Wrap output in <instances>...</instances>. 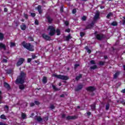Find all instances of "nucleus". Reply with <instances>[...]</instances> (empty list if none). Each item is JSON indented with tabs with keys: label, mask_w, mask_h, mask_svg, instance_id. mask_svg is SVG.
<instances>
[{
	"label": "nucleus",
	"mask_w": 125,
	"mask_h": 125,
	"mask_svg": "<svg viewBox=\"0 0 125 125\" xmlns=\"http://www.w3.org/2000/svg\"><path fill=\"white\" fill-rule=\"evenodd\" d=\"M24 81H25V73L21 72L20 76L18 77L16 81V83H24Z\"/></svg>",
	"instance_id": "1"
},
{
	"label": "nucleus",
	"mask_w": 125,
	"mask_h": 125,
	"mask_svg": "<svg viewBox=\"0 0 125 125\" xmlns=\"http://www.w3.org/2000/svg\"><path fill=\"white\" fill-rule=\"evenodd\" d=\"M22 44L23 47L26 48V49H28V50H29L30 51H34V46L31 45L30 43H28L25 42H23L22 43Z\"/></svg>",
	"instance_id": "2"
},
{
	"label": "nucleus",
	"mask_w": 125,
	"mask_h": 125,
	"mask_svg": "<svg viewBox=\"0 0 125 125\" xmlns=\"http://www.w3.org/2000/svg\"><path fill=\"white\" fill-rule=\"evenodd\" d=\"M52 77H55V78H57V79H60L61 80H69V77L67 76H64V75H57L55 74H53Z\"/></svg>",
	"instance_id": "3"
},
{
	"label": "nucleus",
	"mask_w": 125,
	"mask_h": 125,
	"mask_svg": "<svg viewBox=\"0 0 125 125\" xmlns=\"http://www.w3.org/2000/svg\"><path fill=\"white\" fill-rule=\"evenodd\" d=\"M48 31H50L49 34L50 36H53L55 34V28L52 26H49L48 28Z\"/></svg>",
	"instance_id": "4"
},
{
	"label": "nucleus",
	"mask_w": 125,
	"mask_h": 125,
	"mask_svg": "<svg viewBox=\"0 0 125 125\" xmlns=\"http://www.w3.org/2000/svg\"><path fill=\"white\" fill-rule=\"evenodd\" d=\"M24 61H25L24 59H23V58L20 59L17 63V67H19V66H21V65H22V63H24Z\"/></svg>",
	"instance_id": "5"
},
{
	"label": "nucleus",
	"mask_w": 125,
	"mask_h": 125,
	"mask_svg": "<svg viewBox=\"0 0 125 125\" xmlns=\"http://www.w3.org/2000/svg\"><path fill=\"white\" fill-rule=\"evenodd\" d=\"M86 90H87V91H90V92H92V91H94V90H95V87H93V86H89L88 87L86 88Z\"/></svg>",
	"instance_id": "6"
},
{
	"label": "nucleus",
	"mask_w": 125,
	"mask_h": 125,
	"mask_svg": "<svg viewBox=\"0 0 125 125\" xmlns=\"http://www.w3.org/2000/svg\"><path fill=\"white\" fill-rule=\"evenodd\" d=\"M104 37V35L101 34V35H97L96 36V38L97 39V40H99V41H100L101 40H102V39H103Z\"/></svg>",
	"instance_id": "7"
},
{
	"label": "nucleus",
	"mask_w": 125,
	"mask_h": 125,
	"mask_svg": "<svg viewBox=\"0 0 125 125\" xmlns=\"http://www.w3.org/2000/svg\"><path fill=\"white\" fill-rule=\"evenodd\" d=\"M42 37L43 39H44V40H46L47 41L49 40L50 39V38L48 36H47L44 34L42 35Z\"/></svg>",
	"instance_id": "8"
},
{
	"label": "nucleus",
	"mask_w": 125,
	"mask_h": 125,
	"mask_svg": "<svg viewBox=\"0 0 125 125\" xmlns=\"http://www.w3.org/2000/svg\"><path fill=\"white\" fill-rule=\"evenodd\" d=\"M99 15H100V14H99V12H97L94 17V20H97L98 19H99Z\"/></svg>",
	"instance_id": "9"
},
{
	"label": "nucleus",
	"mask_w": 125,
	"mask_h": 125,
	"mask_svg": "<svg viewBox=\"0 0 125 125\" xmlns=\"http://www.w3.org/2000/svg\"><path fill=\"white\" fill-rule=\"evenodd\" d=\"M4 86L6 88H7V89H8V90H9V89H10V86L9 85V84H8V83H4Z\"/></svg>",
	"instance_id": "10"
},
{
	"label": "nucleus",
	"mask_w": 125,
	"mask_h": 125,
	"mask_svg": "<svg viewBox=\"0 0 125 125\" xmlns=\"http://www.w3.org/2000/svg\"><path fill=\"white\" fill-rule=\"evenodd\" d=\"M83 88V85H79L77 88H76V91H79V90H81Z\"/></svg>",
	"instance_id": "11"
},
{
	"label": "nucleus",
	"mask_w": 125,
	"mask_h": 125,
	"mask_svg": "<svg viewBox=\"0 0 125 125\" xmlns=\"http://www.w3.org/2000/svg\"><path fill=\"white\" fill-rule=\"evenodd\" d=\"M2 49L5 50V45L2 43H0V49Z\"/></svg>",
	"instance_id": "12"
},
{
	"label": "nucleus",
	"mask_w": 125,
	"mask_h": 125,
	"mask_svg": "<svg viewBox=\"0 0 125 125\" xmlns=\"http://www.w3.org/2000/svg\"><path fill=\"white\" fill-rule=\"evenodd\" d=\"M38 10L40 14H42V6L41 5H39L38 6Z\"/></svg>",
	"instance_id": "13"
},
{
	"label": "nucleus",
	"mask_w": 125,
	"mask_h": 125,
	"mask_svg": "<svg viewBox=\"0 0 125 125\" xmlns=\"http://www.w3.org/2000/svg\"><path fill=\"white\" fill-rule=\"evenodd\" d=\"M74 119H76V116H67L66 117V120H74Z\"/></svg>",
	"instance_id": "14"
},
{
	"label": "nucleus",
	"mask_w": 125,
	"mask_h": 125,
	"mask_svg": "<svg viewBox=\"0 0 125 125\" xmlns=\"http://www.w3.org/2000/svg\"><path fill=\"white\" fill-rule=\"evenodd\" d=\"M21 30H23V31L26 30V25L22 24L21 26Z\"/></svg>",
	"instance_id": "15"
},
{
	"label": "nucleus",
	"mask_w": 125,
	"mask_h": 125,
	"mask_svg": "<svg viewBox=\"0 0 125 125\" xmlns=\"http://www.w3.org/2000/svg\"><path fill=\"white\" fill-rule=\"evenodd\" d=\"M4 38V35L2 33H0V41H3Z\"/></svg>",
	"instance_id": "16"
},
{
	"label": "nucleus",
	"mask_w": 125,
	"mask_h": 125,
	"mask_svg": "<svg viewBox=\"0 0 125 125\" xmlns=\"http://www.w3.org/2000/svg\"><path fill=\"white\" fill-rule=\"evenodd\" d=\"M42 82H43V83H46L47 82V79L46 78V77H44L43 78Z\"/></svg>",
	"instance_id": "17"
},
{
	"label": "nucleus",
	"mask_w": 125,
	"mask_h": 125,
	"mask_svg": "<svg viewBox=\"0 0 125 125\" xmlns=\"http://www.w3.org/2000/svg\"><path fill=\"white\" fill-rule=\"evenodd\" d=\"M120 75V72H117L114 75V79H117L118 78V76Z\"/></svg>",
	"instance_id": "18"
},
{
	"label": "nucleus",
	"mask_w": 125,
	"mask_h": 125,
	"mask_svg": "<svg viewBox=\"0 0 125 125\" xmlns=\"http://www.w3.org/2000/svg\"><path fill=\"white\" fill-rule=\"evenodd\" d=\"M36 120L38 121V122H42V117L40 116L37 117Z\"/></svg>",
	"instance_id": "19"
},
{
	"label": "nucleus",
	"mask_w": 125,
	"mask_h": 125,
	"mask_svg": "<svg viewBox=\"0 0 125 125\" xmlns=\"http://www.w3.org/2000/svg\"><path fill=\"white\" fill-rule=\"evenodd\" d=\"M19 88L20 89H24V88H25V86L24 85V84L20 85Z\"/></svg>",
	"instance_id": "20"
},
{
	"label": "nucleus",
	"mask_w": 125,
	"mask_h": 125,
	"mask_svg": "<svg viewBox=\"0 0 125 125\" xmlns=\"http://www.w3.org/2000/svg\"><path fill=\"white\" fill-rule=\"evenodd\" d=\"M47 20H48L49 23H51V21H52V19L50 18V17L48 16L47 17Z\"/></svg>",
	"instance_id": "21"
},
{
	"label": "nucleus",
	"mask_w": 125,
	"mask_h": 125,
	"mask_svg": "<svg viewBox=\"0 0 125 125\" xmlns=\"http://www.w3.org/2000/svg\"><path fill=\"white\" fill-rule=\"evenodd\" d=\"M8 74H12L13 73V70L12 69H9L7 71Z\"/></svg>",
	"instance_id": "22"
},
{
	"label": "nucleus",
	"mask_w": 125,
	"mask_h": 125,
	"mask_svg": "<svg viewBox=\"0 0 125 125\" xmlns=\"http://www.w3.org/2000/svg\"><path fill=\"white\" fill-rule=\"evenodd\" d=\"M72 39V37H71V35H69L67 36L66 37V40L69 41V40Z\"/></svg>",
	"instance_id": "23"
},
{
	"label": "nucleus",
	"mask_w": 125,
	"mask_h": 125,
	"mask_svg": "<svg viewBox=\"0 0 125 125\" xmlns=\"http://www.w3.org/2000/svg\"><path fill=\"white\" fill-rule=\"evenodd\" d=\"M0 119L3 120H6V117H5V115L2 114L0 116Z\"/></svg>",
	"instance_id": "24"
},
{
	"label": "nucleus",
	"mask_w": 125,
	"mask_h": 125,
	"mask_svg": "<svg viewBox=\"0 0 125 125\" xmlns=\"http://www.w3.org/2000/svg\"><path fill=\"white\" fill-rule=\"evenodd\" d=\"M112 15H113V13H109L106 16V18L109 19L110 18V17H111V16H112Z\"/></svg>",
	"instance_id": "25"
},
{
	"label": "nucleus",
	"mask_w": 125,
	"mask_h": 125,
	"mask_svg": "<svg viewBox=\"0 0 125 125\" xmlns=\"http://www.w3.org/2000/svg\"><path fill=\"white\" fill-rule=\"evenodd\" d=\"M56 33H57V36H59L60 35V30L57 29L56 31Z\"/></svg>",
	"instance_id": "26"
},
{
	"label": "nucleus",
	"mask_w": 125,
	"mask_h": 125,
	"mask_svg": "<svg viewBox=\"0 0 125 125\" xmlns=\"http://www.w3.org/2000/svg\"><path fill=\"white\" fill-rule=\"evenodd\" d=\"M21 117H22V119H26V114L22 113Z\"/></svg>",
	"instance_id": "27"
},
{
	"label": "nucleus",
	"mask_w": 125,
	"mask_h": 125,
	"mask_svg": "<svg viewBox=\"0 0 125 125\" xmlns=\"http://www.w3.org/2000/svg\"><path fill=\"white\" fill-rule=\"evenodd\" d=\"M85 49H86L87 52H88V53H90V52H91V51L90 50H89V49H88V48H87V46L85 47Z\"/></svg>",
	"instance_id": "28"
},
{
	"label": "nucleus",
	"mask_w": 125,
	"mask_h": 125,
	"mask_svg": "<svg viewBox=\"0 0 125 125\" xmlns=\"http://www.w3.org/2000/svg\"><path fill=\"white\" fill-rule=\"evenodd\" d=\"M81 78H82V75H81V74H80V75H79V76L76 77V79L77 81H79V80Z\"/></svg>",
	"instance_id": "29"
},
{
	"label": "nucleus",
	"mask_w": 125,
	"mask_h": 125,
	"mask_svg": "<svg viewBox=\"0 0 125 125\" xmlns=\"http://www.w3.org/2000/svg\"><path fill=\"white\" fill-rule=\"evenodd\" d=\"M93 25H94V23L92 22L90 25H89V27H87V29H91V28L93 27Z\"/></svg>",
	"instance_id": "30"
},
{
	"label": "nucleus",
	"mask_w": 125,
	"mask_h": 125,
	"mask_svg": "<svg viewBox=\"0 0 125 125\" xmlns=\"http://www.w3.org/2000/svg\"><path fill=\"white\" fill-rule=\"evenodd\" d=\"M97 68V66L96 65H93V66L90 67V69L94 70L95 69H96Z\"/></svg>",
	"instance_id": "31"
},
{
	"label": "nucleus",
	"mask_w": 125,
	"mask_h": 125,
	"mask_svg": "<svg viewBox=\"0 0 125 125\" xmlns=\"http://www.w3.org/2000/svg\"><path fill=\"white\" fill-rule=\"evenodd\" d=\"M52 87L53 89H54L55 90H59V89L58 88H56V86H54V85H52Z\"/></svg>",
	"instance_id": "32"
},
{
	"label": "nucleus",
	"mask_w": 125,
	"mask_h": 125,
	"mask_svg": "<svg viewBox=\"0 0 125 125\" xmlns=\"http://www.w3.org/2000/svg\"><path fill=\"white\" fill-rule=\"evenodd\" d=\"M10 46H11V47H13V46H15V43H14V42H11L10 43Z\"/></svg>",
	"instance_id": "33"
},
{
	"label": "nucleus",
	"mask_w": 125,
	"mask_h": 125,
	"mask_svg": "<svg viewBox=\"0 0 125 125\" xmlns=\"http://www.w3.org/2000/svg\"><path fill=\"white\" fill-rule=\"evenodd\" d=\"M109 108H110V104H106L105 106L106 110H109Z\"/></svg>",
	"instance_id": "34"
},
{
	"label": "nucleus",
	"mask_w": 125,
	"mask_h": 125,
	"mask_svg": "<svg viewBox=\"0 0 125 125\" xmlns=\"http://www.w3.org/2000/svg\"><path fill=\"white\" fill-rule=\"evenodd\" d=\"M72 13L73 14H75L77 12V10L76 9H73L72 10Z\"/></svg>",
	"instance_id": "35"
},
{
	"label": "nucleus",
	"mask_w": 125,
	"mask_h": 125,
	"mask_svg": "<svg viewBox=\"0 0 125 125\" xmlns=\"http://www.w3.org/2000/svg\"><path fill=\"white\" fill-rule=\"evenodd\" d=\"M111 25L112 26H117V25H118V24L116 22H113L111 23Z\"/></svg>",
	"instance_id": "36"
},
{
	"label": "nucleus",
	"mask_w": 125,
	"mask_h": 125,
	"mask_svg": "<svg viewBox=\"0 0 125 125\" xmlns=\"http://www.w3.org/2000/svg\"><path fill=\"white\" fill-rule=\"evenodd\" d=\"M82 20L83 21H85V20H86V17L85 16H83L82 18Z\"/></svg>",
	"instance_id": "37"
},
{
	"label": "nucleus",
	"mask_w": 125,
	"mask_h": 125,
	"mask_svg": "<svg viewBox=\"0 0 125 125\" xmlns=\"http://www.w3.org/2000/svg\"><path fill=\"white\" fill-rule=\"evenodd\" d=\"M91 108L92 110H94V109H95V104L92 105Z\"/></svg>",
	"instance_id": "38"
},
{
	"label": "nucleus",
	"mask_w": 125,
	"mask_h": 125,
	"mask_svg": "<svg viewBox=\"0 0 125 125\" xmlns=\"http://www.w3.org/2000/svg\"><path fill=\"white\" fill-rule=\"evenodd\" d=\"M34 103L36 105H40V102L38 101H35Z\"/></svg>",
	"instance_id": "39"
},
{
	"label": "nucleus",
	"mask_w": 125,
	"mask_h": 125,
	"mask_svg": "<svg viewBox=\"0 0 125 125\" xmlns=\"http://www.w3.org/2000/svg\"><path fill=\"white\" fill-rule=\"evenodd\" d=\"M2 62L3 63H6V62H7V60H6V59H3V60L2 61Z\"/></svg>",
	"instance_id": "40"
},
{
	"label": "nucleus",
	"mask_w": 125,
	"mask_h": 125,
	"mask_svg": "<svg viewBox=\"0 0 125 125\" xmlns=\"http://www.w3.org/2000/svg\"><path fill=\"white\" fill-rule=\"evenodd\" d=\"M35 25H39V21H38V20H35Z\"/></svg>",
	"instance_id": "41"
},
{
	"label": "nucleus",
	"mask_w": 125,
	"mask_h": 125,
	"mask_svg": "<svg viewBox=\"0 0 125 125\" xmlns=\"http://www.w3.org/2000/svg\"><path fill=\"white\" fill-rule=\"evenodd\" d=\"M31 15L32 17H35V16H36V14L35 13H31Z\"/></svg>",
	"instance_id": "42"
},
{
	"label": "nucleus",
	"mask_w": 125,
	"mask_h": 125,
	"mask_svg": "<svg viewBox=\"0 0 125 125\" xmlns=\"http://www.w3.org/2000/svg\"><path fill=\"white\" fill-rule=\"evenodd\" d=\"M80 36L81 37H83V36H84V33L83 32H81Z\"/></svg>",
	"instance_id": "43"
},
{
	"label": "nucleus",
	"mask_w": 125,
	"mask_h": 125,
	"mask_svg": "<svg viewBox=\"0 0 125 125\" xmlns=\"http://www.w3.org/2000/svg\"><path fill=\"white\" fill-rule=\"evenodd\" d=\"M31 61H32V59H31V58H28V59H27V62H28V63H30V62H31Z\"/></svg>",
	"instance_id": "44"
},
{
	"label": "nucleus",
	"mask_w": 125,
	"mask_h": 125,
	"mask_svg": "<svg viewBox=\"0 0 125 125\" xmlns=\"http://www.w3.org/2000/svg\"><path fill=\"white\" fill-rule=\"evenodd\" d=\"M90 63L92 64H95V62H94V61L92 60L90 61Z\"/></svg>",
	"instance_id": "45"
},
{
	"label": "nucleus",
	"mask_w": 125,
	"mask_h": 125,
	"mask_svg": "<svg viewBox=\"0 0 125 125\" xmlns=\"http://www.w3.org/2000/svg\"><path fill=\"white\" fill-rule=\"evenodd\" d=\"M31 107H33V106H35V104L34 103H31L30 104Z\"/></svg>",
	"instance_id": "46"
},
{
	"label": "nucleus",
	"mask_w": 125,
	"mask_h": 125,
	"mask_svg": "<svg viewBox=\"0 0 125 125\" xmlns=\"http://www.w3.org/2000/svg\"><path fill=\"white\" fill-rule=\"evenodd\" d=\"M64 24L66 26H68V25H69V22L68 21H65Z\"/></svg>",
	"instance_id": "47"
},
{
	"label": "nucleus",
	"mask_w": 125,
	"mask_h": 125,
	"mask_svg": "<svg viewBox=\"0 0 125 125\" xmlns=\"http://www.w3.org/2000/svg\"><path fill=\"white\" fill-rule=\"evenodd\" d=\"M2 99V97H1V91H0V100Z\"/></svg>",
	"instance_id": "48"
},
{
	"label": "nucleus",
	"mask_w": 125,
	"mask_h": 125,
	"mask_svg": "<svg viewBox=\"0 0 125 125\" xmlns=\"http://www.w3.org/2000/svg\"><path fill=\"white\" fill-rule=\"evenodd\" d=\"M79 66H80V64H75V68H77V67H79Z\"/></svg>",
	"instance_id": "49"
},
{
	"label": "nucleus",
	"mask_w": 125,
	"mask_h": 125,
	"mask_svg": "<svg viewBox=\"0 0 125 125\" xmlns=\"http://www.w3.org/2000/svg\"><path fill=\"white\" fill-rule=\"evenodd\" d=\"M32 59H35V58H36V55H32Z\"/></svg>",
	"instance_id": "50"
},
{
	"label": "nucleus",
	"mask_w": 125,
	"mask_h": 125,
	"mask_svg": "<svg viewBox=\"0 0 125 125\" xmlns=\"http://www.w3.org/2000/svg\"><path fill=\"white\" fill-rule=\"evenodd\" d=\"M65 32H67V33H70V29H66Z\"/></svg>",
	"instance_id": "51"
},
{
	"label": "nucleus",
	"mask_w": 125,
	"mask_h": 125,
	"mask_svg": "<svg viewBox=\"0 0 125 125\" xmlns=\"http://www.w3.org/2000/svg\"><path fill=\"white\" fill-rule=\"evenodd\" d=\"M24 17L26 19H28V15L27 14H24Z\"/></svg>",
	"instance_id": "52"
},
{
	"label": "nucleus",
	"mask_w": 125,
	"mask_h": 125,
	"mask_svg": "<svg viewBox=\"0 0 125 125\" xmlns=\"http://www.w3.org/2000/svg\"><path fill=\"white\" fill-rule=\"evenodd\" d=\"M50 108H51V109H54V108H55L54 105H51L50 106Z\"/></svg>",
	"instance_id": "53"
},
{
	"label": "nucleus",
	"mask_w": 125,
	"mask_h": 125,
	"mask_svg": "<svg viewBox=\"0 0 125 125\" xmlns=\"http://www.w3.org/2000/svg\"><path fill=\"white\" fill-rule=\"evenodd\" d=\"M104 62H100V65H104Z\"/></svg>",
	"instance_id": "54"
},
{
	"label": "nucleus",
	"mask_w": 125,
	"mask_h": 125,
	"mask_svg": "<svg viewBox=\"0 0 125 125\" xmlns=\"http://www.w3.org/2000/svg\"><path fill=\"white\" fill-rule=\"evenodd\" d=\"M4 12H7V8H5L4 9Z\"/></svg>",
	"instance_id": "55"
},
{
	"label": "nucleus",
	"mask_w": 125,
	"mask_h": 125,
	"mask_svg": "<svg viewBox=\"0 0 125 125\" xmlns=\"http://www.w3.org/2000/svg\"><path fill=\"white\" fill-rule=\"evenodd\" d=\"M121 92H122V93H125V89H123L121 91Z\"/></svg>",
	"instance_id": "56"
},
{
	"label": "nucleus",
	"mask_w": 125,
	"mask_h": 125,
	"mask_svg": "<svg viewBox=\"0 0 125 125\" xmlns=\"http://www.w3.org/2000/svg\"><path fill=\"white\" fill-rule=\"evenodd\" d=\"M48 117H46L44 119V121H48Z\"/></svg>",
	"instance_id": "57"
},
{
	"label": "nucleus",
	"mask_w": 125,
	"mask_h": 125,
	"mask_svg": "<svg viewBox=\"0 0 125 125\" xmlns=\"http://www.w3.org/2000/svg\"><path fill=\"white\" fill-rule=\"evenodd\" d=\"M125 24V17L124 18V20L123 21V25Z\"/></svg>",
	"instance_id": "58"
},
{
	"label": "nucleus",
	"mask_w": 125,
	"mask_h": 125,
	"mask_svg": "<svg viewBox=\"0 0 125 125\" xmlns=\"http://www.w3.org/2000/svg\"><path fill=\"white\" fill-rule=\"evenodd\" d=\"M87 114L88 115V116H90V115H91V113H90V112H87Z\"/></svg>",
	"instance_id": "59"
},
{
	"label": "nucleus",
	"mask_w": 125,
	"mask_h": 125,
	"mask_svg": "<svg viewBox=\"0 0 125 125\" xmlns=\"http://www.w3.org/2000/svg\"><path fill=\"white\" fill-rule=\"evenodd\" d=\"M100 8H101V9H103V8H104V6H101Z\"/></svg>",
	"instance_id": "60"
},
{
	"label": "nucleus",
	"mask_w": 125,
	"mask_h": 125,
	"mask_svg": "<svg viewBox=\"0 0 125 125\" xmlns=\"http://www.w3.org/2000/svg\"><path fill=\"white\" fill-rule=\"evenodd\" d=\"M5 108H6V109H7V111L8 110V106H7V105H6L5 106Z\"/></svg>",
	"instance_id": "61"
},
{
	"label": "nucleus",
	"mask_w": 125,
	"mask_h": 125,
	"mask_svg": "<svg viewBox=\"0 0 125 125\" xmlns=\"http://www.w3.org/2000/svg\"><path fill=\"white\" fill-rule=\"evenodd\" d=\"M61 11L62 12H63V7H61Z\"/></svg>",
	"instance_id": "62"
},
{
	"label": "nucleus",
	"mask_w": 125,
	"mask_h": 125,
	"mask_svg": "<svg viewBox=\"0 0 125 125\" xmlns=\"http://www.w3.org/2000/svg\"><path fill=\"white\" fill-rule=\"evenodd\" d=\"M60 96L61 97H64V94H62Z\"/></svg>",
	"instance_id": "63"
},
{
	"label": "nucleus",
	"mask_w": 125,
	"mask_h": 125,
	"mask_svg": "<svg viewBox=\"0 0 125 125\" xmlns=\"http://www.w3.org/2000/svg\"><path fill=\"white\" fill-rule=\"evenodd\" d=\"M62 118H65V115H64V114H63V115H62Z\"/></svg>",
	"instance_id": "64"
}]
</instances>
